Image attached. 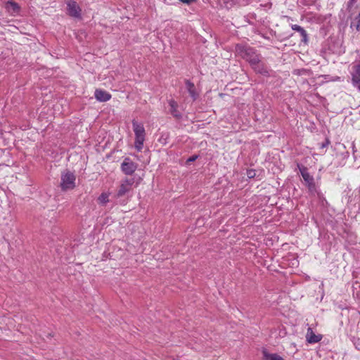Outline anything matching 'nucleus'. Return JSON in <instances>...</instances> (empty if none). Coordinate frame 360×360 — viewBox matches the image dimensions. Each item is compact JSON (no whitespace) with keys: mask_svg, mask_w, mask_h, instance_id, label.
<instances>
[{"mask_svg":"<svg viewBox=\"0 0 360 360\" xmlns=\"http://www.w3.org/2000/svg\"><path fill=\"white\" fill-rule=\"evenodd\" d=\"M235 49L238 55L248 62L250 65L257 63L258 60L262 58L261 54L257 53V51L255 48L249 45L237 44L235 46Z\"/></svg>","mask_w":360,"mask_h":360,"instance_id":"1","label":"nucleus"},{"mask_svg":"<svg viewBox=\"0 0 360 360\" xmlns=\"http://www.w3.org/2000/svg\"><path fill=\"white\" fill-rule=\"evenodd\" d=\"M131 123L135 134L134 147L137 151L140 152L143 147V143L146 137V131L143 124L139 123L135 120H133Z\"/></svg>","mask_w":360,"mask_h":360,"instance_id":"2","label":"nucleus"},{"mask_svg":"<svg viewBox=\"0 0 360 360\" xmlns=\"http://www.w3.org/2000/svg\"><path fill=\"white\" fill-rule=\"evenodd\" d=\"M60 186L63 191L72 190L75 188L76 176L73 172L65 169L61 172Z\"/></svg>","mask_w":360,"mask_h":360,"instance_id":"3","label":"nucleus"},{"mask_svg":"<svg viewBox=\"0 0 360 360\" xmlns=\"http://www.w3.org/2000/svg\"><path fill=\"white\" fill-rule=\"evenodd\" d=\"M297 167L298 168L304 179V184L309 191L310 193L315 192L316 191V187L314 178L309 173L308 168L300 163H297Z\"/></svg>","mask_w":360,"mask_h":360,"instance_id":"4","label":"nucleus"},{"mask_svg":"<svg viewBox=\"0 0 360 360\" xmlns=\"http://www.w3.org/2000/svg\"><path fill=\"white\" fill-rule=\"evenodd\" d=\"M135 182L134 178H125L122 180L120 185L119 186L115 197L116 198H120L124 196H129V194L133 190V185Z\"/></svg>","mask_w":360,"mask_h":360,"instance_id":"5","label":"nucleus"},{"mask_svg":"<svg viewBox=\"0 0 360 360\" xmlns=\"http://www.w3.org/2000/svg\"><path fill=\"white\" fill-rule=\"evenodd\" d=\"M138 165L129 158H125L121 164V170L126 175H132L136 170Z\"/></svg>","mask_w":360,"mask_h":360,"instance_id":"6","label":"nucleus"},{"mask_svg":"<svg viewBox=\"0 0 360 360\" xmlns=\"http://www.w3.org/2000/svg\"><path fill=\"white\" fill-rule=\"evenodd\" d=\"M252 69L257 74H260L265 77L270 76V70L266 65L262 61V59L258 60V62L250 65Z\"/></svg>","mask_w":360,"mask_h":360,"instance_id":"7","label":"nucleus"},{"mask_svg":"<svg viewBox=\"0 0 360 360\" xmlns=\"http://www.w3.org/2000/svg\"><path fill=\"white\" fill-rule=\"evenodd\" d=\"M68 14L74 18H81V8L77 5V2L73 0H70L67 4Z\"/></svg>","mask_w":360,"mask_h":360,"instance_id":"8","label":"nucleus"},{"mask_svg":"<svg viewBox=\"0 0 360 360\" xmlns=\"http://www.w3.org/2000/svg\"><path fill=\"white\" fill-rule=\"evenodd\" d=\"M5 8L7 11L12 15H15L20 11V6L19 4L12 0L8 1L6 3Z\"/></svg>","mask_w":360,"mask_h":360,"instance_id":"9","label":"nucleus"},{"mask_svg":"<svg viewBox=\"0 0 360 360\" xmlns=\"http://www.w3.org/2000/svg\"><path fill=\"white\" fill-rule=\"evenodd\" d=\"M94 96L96 100L100 102H106L109 101L112 97L110 94L101 89H96Z\"/></svg>","mask_w":360,"mask_h":360,"instance_id":"10","label":"nucleus"},{"mask_svg":"<svg viewBox=\"0 0 360 360\" xmlns=\"http://www.w3.org/2000/svg\"><path fill=\"white\" fill-rule=\"evenodd\" d=\"M307 341L310 344L317 343L322 339L321 335H316L311 328H308L306 335Z\"/></svg>","mask_w":360,"mask_h":360,"instance_id":"11","label":"nucleus"},{"mask_svg":"<svg viewBox=\"0 0 360 360\" xmlns=\"http://www.w3.org/2000/svg\"><path fill=\"white\" fill-rule=\"evenodd\" d=\"M185 84L189 95L193 98V101H195L198 98L199 94L197 91L194 84L191 82L190 80L186 79L185 82Z\"/></svg>","mask_w":360,"mask_h":360,"instance_id":"12","label":"nucleus"},{"mask_svg":"<svg viewBox=\"0 0 360 360\" xmlns=\"http://www.w3.org/2000/svg\"><path fill=\"white\" fill-rule=\"evenodd\" d=\"M170 107L169 112L174 117L180 120L182 117L181 113L178 110V103L173 99L169 101Z\"/></svg>","mask_w":360,"mask_h":360,"instance_id":"13","label":"nucleus"},{"mask_svg":"<svg viewBox=\"0 0 360 360\" xmlns=\"http://www.w3.org/2000/svg\"><path fill=\"white\" fill-rule=\"evenodd\" d=\"M291 28L292 30L297 32L300 33V36L302 37L301 41L304 42V44H307L308 42V34L306 32V30L302 27L301 26L298 25H292Z\"/></svg>","mask_w":360,"mask_h":360,"instance_id":"14","label":"nucleus"},{"mask_svg":"<svg viewBox=\"0 0 360 360\" xmlns=\"http://www.w3.org/2000/svg\"><path fill=\"white\" fill-rule=\"evenodd\" d=\"M264 360H285L276 353H269L266 349L262 350Z\"/></svg>","mask_w":360,"mask_h":360,"instance_id":"15","label":"nucleus"},{"mask_svg":"<svg viewBox=\"0 0 360 360\" xmlns=\"http://www.w3.org/2000/svg\"><path fill=\"white\" fill-rule=\"evenodd\" d=\"M98 201L102 204H105L108 202V194L103 193L98 197Z\"/></svg>","mask_w":360,"mask_h":360,"instance_id":"16","label":"nucleus"},{"mask_svg":"<svg viewBox=\"0 0 360 360\" xmlns=\"http://www.w3.org/2000/svg\"><path fill=\"white\" fill-rule=\"evenodd\" d=\"M246 174L249 179H253L256 176V171L253 169H249L247 170Z\"/></svg>","mask_w":360,"mask_h":360,"instance_id":"17","label":"nucleus"},{"mask_svg":"<svg viewBox=\"0 0 360 360\" xmlns=\"http://www.w3.org/2000/svg\"><path fill=\"white\" fill-rule=\"evenodd\" d=\"M198 157H199L198 155H193L190 156L186 160V164H190L191 162H195L198 158Z\"/></svg>","mask_w":360,"mask_h":360,"instance_id":"18","label":"nucleus"},{"mask_svg":"<svg viewBox=\"0 0 360 360\" xmlns=\"http://www.w3.org/2000/svg\"><path fill=\"white\" fill-rule=\"evenodd\" d=\"M356 1V0H349V1L347 4V10L348 11H351L352 8L353 7Z\"/></svg>","mask_w":360,"mask_h":360,"instance_id":"19","label":"nucleus"},{"mask_svg":"<svg viewBox=\"0 0 360 360\" xmlns=\"http://www.w3.org/2000/svg\"><path fill=\"white\" fill-rule=\"evenodd\" d=\"M356 1V0H349V1L347 4V10L348 11H351L352 8L353 7Z\"/></svg>","mask_w":360,"mask_h":360,"instance_id":"20","label":"nucleus"},{"mask_svg":"<svg viewBox=\"0 0 360 360\" xmlns=\"http://www.w3.org/2000/svg\"><path fill=\"white\" fill-rule=\"evenodd\" d=\"M330 143V141L328 138H326L325 141L321 143L320 148H324L327 147Z\"/></svg>","mask_w":360,"mask_h":360,"instance_id":"21","label":"nucleus"},{"mask_svg":"<svg viewBox=\"0 0 360 360\" xmlns=\"http://www.w3.org/2000/svg\"><path fill=\"white\" fill-rule=\"evenodd\" d=\"M356 20L357 21L356 26V30L359 32H360V13L359 15L356 17Z\"/></svg>","mask_w":360,"mask_h":360,"instance_id":"22","label":"nucleus"},{"mask_svg":"<svg viewBox=\"0 0 360 360\" xmlns=\"http://www.w3.org/2000/svg\"><path fill=\"white\" fill-rule=\"evenodd\" d=\"M354 345L358 350H360V338H354Z\"/></svg>","mask_w":360,"mask_h":360,"instance_id":"23","label":"nucleus"},{"mask_svg":"<svg viewBox=\"0 0 360 360\" xmlns=\"http://www.w3.org/2000/svg\"><path fill=\"white\" fill-rule=\"evenodd\" d=\"M180 2L186 4L187 5H191L193 3L196 2L198 0H179Z\"/></svg>","mask_w":360,"mask_h":360,"instance_id":"24","label":"nucleus"},{"mask_svg":"<svg viewBox=\"0 0 360 360\" xmlns=\"http://www.w3.org/2000/svg\"><path fill=\"white\" fill-rule=\"evenodd\" d=\"M163 1L167 5H174L175 4V0H163Z\"/></svg>","mask_w":360,"mask_h":360,"instance_id":"25","label":"nucleus"},{"mask_svg":"<svg viewBox=\"0 0 360 360\" xmlns=\"http://www.w3.org/2000/svg\"><path fill=\"white\" fill-rule=\"evenodd\" d=\"M219 96H220L221 97H224V94H219Z\"/></svg>","mask_w":360,"mask_h":360,"instance_id":"26","label":"nucleus"},{"mask_svg":"<svg viewBox=\"0 0 360 360\" xmlns=\"http://www.w3.org/2000/svg\"><path fill=\"white\" fill-rule=\"evenodd\" d=\"M359 90H360V84L359 85Z\"/></svg>","mask_w":360,"mask_h":360,"instance_id":"27","label":"nucleus"}]
</instances>
